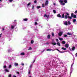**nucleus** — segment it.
<instances>
[{
	"label": "nucleus",
	"mask_w": 77,
	"mask_h": 77,
	"mask_svg": "<svg viewBox=\"0 0 77 77\" xmlns=\"http://www.w3.org/2000/svg\"><path fill=\"white\" fill-rule=\"evenodd\" d=\"M54 33H52V35L53 36H54Z\"/></svg>",
	"instance_id": "nucleus-47"
},
{
	"label": "nucleus",
	"mask_w": 77,
	"mask_h": 77,
	"mask_svg": "<svg viewBox=\"0 0 77 77\" xmlns=\"http://www.w3.org/2000/svg\"><path fill=\"white\" fill-rule=\"evenodd\" d=\"M11 76H12V75L11 74H9V75H8V77H11Z\"/></svg>",
	"instance_id": "nucleus-38"
},
{
	"label": "nucleus",
	"mask_w": 77,
	"mask_h": 77,
	"mask_svg": "<svg viewBox=\"0 0 77 77\" xmlns=\"http://www.w3.org/2000/svg\"><path fill=\"white\" fill-rule=\"evenodd\" d=\"M65 47H66V48H68L69 47V44H66L65 45Z\"/></svg>",
	"instance_id": "nucleus-11"
},
{
	"label": "nucleus",
	"mask_w": 77,
	"mask_h": 77,
	"mask_svg": "<svg viewBox=\"0 0 77 77\" xmlns=\"http://www.w3.org/2000/svg\"><path fill=\"white\" fill-rule=\"evenodd\" d=\"M62 43L63 44H65V43H66V42H65V41H63L62 42Z\"/></svg>",
	"instance_id": "nucleus-27"
},
{
	"label": "nucleus",
	"mask_w": 77,
	"mask_h": 77,
	"mask_svg": "<svg viewBox=\"0 0 77 77\" xmlns=\"http://www.w3.org/2000/svg\"><path fill=\"white\" fill-rule=\"evenodd\" d=\"M9 2H13V0H9Z\"/></svg>",
	"instance_id": "nucleus-44"
},
{
	"label": "nucleus",
	"mask_w": 77,
	"mask_h": 77,
	"mask_svg": "<svg viewBox=\"0 0 77 77\" xmlns=\"http://www.w3.org/2000/svg\"><path fill=\"white\" fill-rule=\"evenodd\" d=\"M74 64V62H73V64H72L71 68H70V74H71V73H72V70H73V69L72 68V66H73V65Z\"/></svg>",
	"instance_id": "nucleus-3"
},
{
	"label": "nucleus",
	"mask_w": 77,
	"mask_h": 77,
	"mask_svg": "<svg viewBox=\"0 0 77 77\" xmlns=\"http://www.w3.org/2000/svg\"><path fill=\"white\" fill-rule=\"evenodd\" d=\"M13 77H17V76L14 75H13Z\"/></svg>",
	"instance_id": "nucleus-56"
},
{
	"label": "nucleus",
	"mask_w": 77,
	"mask_h": 77,
	"mask_svg": "<svg viewBox=\"0 0 77 77\" xmlns=\"http://www.w3.org/2000/svg\"><path fill=\"white\" fill-rule=\"evenodd\" d=\"M69 48L70 51H74L75 50V47L74 46L72 48Z\"/></svg>",
	"instance_id": "nucleus-4"
},
{
	"label": "nucleus",
	"mask_w": 77,
	"mask_h": 77,
	"mask_svg": "<svg viewBox=\"0 0 77 77\" xmlns=\"http://www.w3.org/2000/svg\"><path fill=\"white\" fill-rule=\"evenodd\" d=\"M47 38L48 39V36H47Z\"/></svg>",
	"instance_id": "nucleus-59"
},
{
	"label": "nucleus",
	"mask_w": 77,
	"mask_h": 77,
	"mask_svg": "<svg viewBox=\"0 0 77 77\" xmlns=\"http://www.w3.org/2000/svg\"><path fill=\"white\" fill-rule=\"evenodd\" d=\"M44 17H45V19L47 20V21H48V15H47V14H45Z\"/></svg>",
	"instance_id": "nucleus-5"
},
{
	"label": "nucleus",
	"mask_w": 77,
	"mask_h": 77,
	"mask_svg": "<svg viewBox=\"0 0 77 77\" xmlns=\"http://www.w3.org/2000/svg\"><path fill=\"white\" fill-rule=\"evenodd\" d=\"M14 28V26L12 25L11 26V28L12 29H13Z\"/></svg>",
	"instance_id": "nucleus-34"
},
{
	"label": "nucleus",
	"mask_w": 77,
	"mask_h": 77,
	"mask_svg": "<svg viewBox=\"0 0 77 77\" xmlns=\"http://www.w3.org/2000/svg\"><path fill=\"white\" fill-rule=\"evenodd\" d=\"M66 36H67V35H64V37L65 38H66Z\"/></svg>",
	"instance_id": "nucleus-50"
},
{
	"label": "nucleus",
	"mask_w": 77,
	"mask_h": 77,
	"mask_svg": "<svg viewBox=\"0 0 77 77\" xmlns=\"http://www.w3.org/2000/svg\"><path fill=\"white\" fill-rule=\"evenodd\" d=\"M73 16H74V14L73 13H72L71 15V17H72V18Z\"/></svg>",
	"instance_id": "nucleus-30"
},
{
	"label": "nucleus",
	"mask_w": 77,
	"mask_h": 77,
	"mask_svg": "<svg viewBox=\"0 0 77 77\" xmlns=\"http://www.w3.org/2000/svg\"><path fill=\"white\" fill-rule=\"evenodd\" d=\"M66 15H68V16L69 15V14H68V13H66Z\"/></svg>",
	"instance_id": "nucleus-48"
},
{
	"label": "nucleus",
	"mask_w": 77,
	"mask_h": 77,
	"mask_svg": "<svg viewBox=\"0 0 77 77\" xmlns=\"http://www.w3.org/2000/svg\"><path fill=\"white\" fill-rule=\"evenodd\" d=\"M14 65L15 66H18V63H14Z\"/></svg>",
	"instance_id": "nucleus-12"
},
{
	"label": "nucleus",
	"mask_w": 77,
	"mask_h": 77,
	"mask_svg": "<svg viewBox=\"0 0 77 77\" xmlns=\"http://www.w3.org/2000/svg\"><path fill=\"white\" fill-rule=\"evenodd\" d=\"M57 17H59L60 18L61 17V16L60 14H58L57 15Z\"/></svg>",
	"instance_id": "nucleus-17"
},
{
	"label": "nucleus",
	"mask_w": 77,
	"mask_h": 77,
	"mask_svg": "<svg viewBox=\"0 0 77 77\" xmlns=\"http://www.w3.org/2000/svg\"><path fill=\"white\" fill-rule=\"evenodd\" d=\"M45 6V5H44V4H42V6L43 7V8H44V6Z\"/></svg>",
	"instance_id": "nucleus-36"
},
{
	"label": "nucleus",
	"mask_w": 77,
	"mask_h": 77,
	"mask_svg": "<svg viewBox=\"0 0 77 77\" xmlns=\"http://www.w3.org/2000/svg\"><path fill=\"white\" fill-rule=\"evenodd\" d=\"M67 35H72V34H71L69 32H68L67 33Z\"/></svg>",
	"instance_id": "nucleus-20"
},
{
	"label": "nucleus",
	"mask_w": 77,
	"mask_h": 77,
	"mask_svg": "<svg viewBox=\"0 0 77 77\" xmlns=\"http://www.w3.org/2000/svg\"><path fill=\"white\" fill-rule=\"evenodd\" d=\"M4 68H6V66H4L3 67Z\"/></svg>",
	"instance_id": "nucleus-45"
},
{
	"label": "nucleus",
	"mask_w": 77,
	"mask_h": 77,
	"mask_svg": "<svg viewBox=\"0 0 77 77\" xmlns=\"http://www.w3.org/2000/svg\"><path fill=\"white\" fill-rule=\"evenodd\" d=\"M20 64L22 66H24V63H21Z\"/></svg>",
	"instance_id": "nucleus-40"
},
{
	"label": "nucleus",
	"mask_w": 77,
	"mask_h": 77,
	"mask_svg": "<svg viewBox=\"0 0 77 77\" xmlns=\"http://www.w3.org/2000/svg\"><path fill=\"white\" fill-rule=\"evenodd\" d=\"M14 21H15H15H17V20H15Z\"/></svg>",
	"instance_id": "nucleus-61"
},
{
	"label": "nucleus",
	"mask_w": 77,
	"mask_h": 77,
	"mask_svg": "<svg viewBox=\"0 0 77 77\" xmlns=\"http://www.w3.org/2000/svg\"><path fill=\"white\" fill-rule=\"evenodd\" d=\"M20 55L21 56H24V55H25V53L24 52H22L20 53Z\"/></svg>",
	"instance_id": "nucleus-15"
},
{
	"label": "nucleus",
	"mask_w": 77,
	"mask_h": 77,
	"mask_svg": "<svg viewBox=\"0 0 77 77\" xmlns=\"http://www.w3.org/2000/svg\"><path fill=\"white\" fill-rule=\"evenodd\" d=\"M35 62V60H34L31 63V64L30 65L29 67V69H28V73L29 74H30V71H31V69H32V66H33V63Z\"/></svg>",
	"instance_id": "nucleus-1"
},
{
	"label": "nucleus",
	"mask_w": 77,
	"mask_h": 77,
	"mask_svg": "<svg viewBox=\"0 0 77 77\" xmlns=\"http://www.w3.org/2000/svg\"><path fill=\"white\" fill-rule=\"evenodd\" d=\"M2 34H3L2 33L0 34V38H1V37H2Z\"/></svg>",
	"instance_id": "nucleus-43"
},
{
	"label": "nucleus",
	"mask_w": 77,
	"mask_h": 77,
	"mask_svg": "<svg viewBox=\"0 0 77 77\" xmlns=\"http://www.w3.org/2000/svg\"><path fill=\"white\" fill-rule=\"evenodd\" d=\"M57 51H59V53H65V51L63 52V51H60L58 50V49H57Z\"/></svg>",
	"instance_id": "nucleus-14"
},
{
	"label": "nucleus",
	"mask_w": 77,
	"mask_h": 77,
	"mask_svg": "<svg viewBox=\"0 0 77 77\" xmlns=\"http://www.w3.org/2000/svg\"><path fill=\"white\" fill-rule=\"evenodd\" d=\"M5 71L7 72H9V70L8 69H5Z\"/></svg>",
	"instance_id": "nucleus-13"
},
{
	"label": "nucleus",
	"mask_w": 77,
	"mask_h": 77,
	"mask_svg": "<svg viewBox=\"0 0 77 77\" xmlns=\"http://www.w3.org/2000/svg\"><path fill=\"white\" fill-rule=\"evenodd\" d=\"M39 8H41V7L40 6H38L37 7V9H39Z\"/></svg>",
	"instance_id": "nucleus-32"
},
{
	"label": "nucleus",
	"mask_w": 77,
	"mask_h": 77,
	"mask_svg": "<svg viewBox=\"0 0 77 77\" xmlns=\"http://www.w3.org/2000/svg\"><path fill=\"white\" fill-rule=\"evenodd\" d=\"M63 31H60L58 33L59 36H61L62 34H63Z\"/></svg>",
	"instance_id": "nucleus-6"
},
{
	"label": "nucleus",
	"mask_w": 77,
	"mask_h": 77,
	"mask_svg": "<svg viewBox=\"0 0 77 77\" xmlns=\"http://www.w3.org/2000/svg\"><path fill=\"white\" fill-rule=\"evenodd\" d=\"M61 49L62 50H66V48H62Z\"/></svg>",
	"instance_id": "nucleus-24"
},
{
	"label": "nucleus",
	"mask_w": 77,
	"mask_h": 77,
	"mask_svg": "<svg viewBox=\"0 0 77 77\" xmlns=\"http://www.w3.org/2000/svg\"><path fill=\"white\" fill-rule=\"evenodd\" d=\"M27 20H28V19L27 18L23 19V21H27Z\"/></svg>",
	"instance_id": "nucleus-22"
},
{
	"label": "nucleus",
	"mask_w": 77,
	"mask_h": 77,
	"mask_svg": "<svg viewBox=\"0 0 77 77\" xmlns=\"http://www.w3.org/2000/svg\"><path fill=\"white\" fill-rule=\"evenodd\" d=\"M38 25V23H37V22H35V25Z\"/></svg>",
	"instance_id": "nucleus-41"
},
{
	"label": "nucleus",
	"mask_w": 77,
	"mask_h": 77,
	"mask_svg": "<svg viewBox=\"0 0 77 77\" xmlns=\"http://www.w3.org/2000/svg\"><path fill=\"white\" fill-rule=\"evenodd\" d=\"M34 2L35 3H36V2H37L36 0H35L34 1Z\"/></svg>",
	"instance_id": "nucleus-51"
},
{
	"label": "nucleus",
	"mask_w": 77,
	"mask_h": 77,
	"mask_svg": "<svg viewBox=\"0 0 77 77\" xmlns=\"http://www.w3.org/2000/svg\"><path fill=\"white\" fill-rule=\"evenodd\" d=\"M32 50V48H31V47H30L28 49V50Z\"/></svg>",
	"instance_id": "nucleus-37"
},
{
	"label": "nucleus",
	"mask_w": 77,
	"mask_h": 77,
	"mask_svg": "<svg viewBox=\"0 0 77 77\" xmlns=\"http://www.w3.org/2000/svg\"><path fill=\"white\" fill-rule=\"evenodd\" d=\"M59 39L60 40V41H62L63 39V38H59Z\"/></svg>",
	"instance_id": "nucleus-21"
},
{
	"label": "nucleus",
	"mask_w": 77,
	"mask_h": 77,
	"mask_svg": "<svg viewBox=\"0 0 77 77\" xmlns=\"http://www.w3.org/2000/svg\"><path fill=\"white\" fill-rule=\"evenodd\" d=\"M56 41L57 42H58V39L56 38Z\"/></svg>",
	"instance_id": "nucleus-53"
},
{
	"label": "nucleus",
	"mask_w": 77,
	"mask_h": 77,
	"mask_svg": "<svg viewBox=\"0 0 77 77\" xmlns=\"http://www.w3.org/2000/svg\"><path fill=\"white\" fill-rule=\"evenodd\" d=\"M63 23H64V25H66V26L68 25V22L66 21H63Z\"/></svg>",
	"instance_id": "nucleus-7"
},
{
	"label": "nucleus",
	"mask_w": 77,
	"mask_h": 77,
	"mask_svg": "<svg viewBox=\"0 0 77 77\" xmlns=\"http://www.w3.org/2000/svg\"><path fill=\"white\" fill-rule=\"evenodd\" d=\"M53 12L54 13V14H56V10H53Z\"/></svg>",
	"instance_id": "nucleus-23"
},
{
	"label": "nucleus",
	"mask_w": 77,
	"mask_h": 77,
	"mask_svg": "<svg viewBox=\"0 0 77 77\" xmlns=\"http://www.w3.org/2000/svg\"><path fill=\"white\" fill-rule=\"evenodd\" d=\"M34 6L32 5V10H34Z\"/></svg>",
	"instance_id": "nucleus-33"
},
{
	"label": "nucleus",
	"mask_w": 77,
	"mask_h": 77,
	"mask_svg": "<svg viewBox=\"0 0 77 77\" xmlns=\"http://www.w3.org/2000/svg\"><path fill=\"white\" fill-rule=\"evenodd\" d=\"M59 2H60V5H65V3H66L67 2H68V1L67 0H59ZM63 2H64L65 3H63Z\"/></svg>",
	"instance_id": "nucleus-2"
},
{
	"label": "nucleus",
	"mask_w": 77,
	"mask_h": 77,
	"mask_svg": "<svg viewBox=\"0 0 77 77\" xmlns=\"http://www.w3.org/2000/svg\"><path fill=\"white\" fill-rule=\"evenodd\" d=\"M64 17H65V15H64V14H63L61 17V18H64Z\"/></svg>",
	"instance_id": "nucleus-26"
},
{
	"label": "nucleus",
	"mask_w": 77,
	"mask_h": 77,
	"mask_svg": "<svg viewBox=\"0 0 77 77\" xmlns=\"http://www.w3.org/2000/svg\"><path fill=\"white\" fill-rule=\"evenodd\" d=\"M13 51H14V50L12 49H10L8 50V52H11Z\"/></svg>",
	"instance_id": "nucleus-8"
},
{
	"label": "nucleus",
	"mask_w": 77,
	"mask_h": 77,
	"mask_svg": "<svg viewBox=\"0 0 77 77\" xmlns=\"http://www.w3.org/2000/svg\"><path fill=\"white\" fill-rule=\"evenodd\" d=\"M17 74H20L19 73V72H17Z\"/></svg>",
	"instance_id": "nucleus-55"
},
{
	"label": "nucleus",
	"mask_w": 77,
	"mask_h": 77,
	"mask_svg": "<svg viewBox=\"0 0 77 77\" xmlns=\"http://www.w3.org/2000/svg\"><path fill=\"white\" fill-rule=\"evenodd\" d=\"M57 44L58 45H59V46H60V43L59 42H58L57 43Z\"/></svg>",
	"instance_id": "nucleus-16"
},
{
	"label": "nucleus",
	"mask_w": 77,
	"mask_h": 77,
	"mask_svg": "<svg viewBox=\"0 0 77 77\" xmlns=\"http://www.w3.org/2000/svg\"><path fill=\"white\" fill-rule=\"evenodd\" d=\"M54 5H56V4L55 3H54Z\"/></svg>",
	"instance_id": "nucleus-57"
},
{
	"label": "nucleus",
	"mask_w": 77,
	"mask_h": 77,
	"mask_svg": "<svg viewBox=\"0 0 77 77\" xmlns=\"http://www.w3.org/2000/svg\"><path fill=\"white\" fill-rule=\"evenodd\" d=\"M47 51H48V49H47Z\"/></svg>",
	"instance_id": "nucleus-62"
},
{
	"label": "nucleus",
	"mask_w": 77,
	"mask_h": 77,
	"mask_svg": "<svg viewBox=\"0 0 77 77\" xmlns=\"http://www.w3.org/2000/svg\"><path fill=\"white\" fill-rule=\"evenodd\" d=\"M52 44H53V45H56V43L55 42H52Z\"/></svg>",
	"instance_id": "nucleus-29"
},
{
	"label": "nucleus",
	"mask_w": 77,
	"mask_h": 77,
	"mask_svg": "<svg viewBox=\"0 0 77 77\" xmlns=\"http://www.w3.org/2000/svg\"><path fill=\"white\" fill-rule=\"evenodd\" d=\"M5 30V29H4V28H2V30L3 31V30Z\"/></svg>",
	"instance_id": "nucleus-54"
},
{
	"label": "nucleus",
	"mask_w": 77,
	"mask_h": 77,
	"mask_svg": "<svg viewBox=\"0 0 77 77\" xmlns=\"http://www.w3.org/2000/svg\"><path fill=\"white\" fill-rule=\"evenodd\" d=\"M55 50H53L51 49H48V51H54Z\"/></svg>",
	"instance_id": "nucleus-28"
},
{
	"label": "nucleus",
	"mask_w": 77,
	"mask_h": 77,
	"mask_svg": "<svg viewBox=\"0 0 77 77\" xmlns=\"http://www.w3.org/2000/svg\"><path fill=\"white\" fill-rule=\"evenodd\" d=\"M76 21V19H74L73 20V22L75 24H77V23H75V22Z\"/></svg>",
	"instance_id": "nucleus-10"
},
{
	"label": "nucleus",
	"mask_w": 77,
	"mask_h": 77,
	"mask_svg": "<svg viewBox=\"0 0 77 77\" xmlns=\"http://www.w3.org/2000/svg\"><path fill=\"white\" fill-rule=\"evenodd\" d=\"M48 4V1H46L45 3V6H47Z\"/></svg>",
	"instance_id": "nucleus-9"
},
{
	"label": "nucleus",
	"mask_w": 77,
	"mask_h": 77,
	"mask_svg": "<svg viewBox=\"0 0 77 77\" xmlns=\"http://www.w3.org/2000/svg\"><path fill=\"white\" fill-rule=\"evenodd\" d=\"M75 14H77V10H76V11L75 12Z\"/></svg>",
	"instance_id": "nucleus-49"
},
{
	"label": "nucleus",
	"mask_w": 77,
	"mask_h": 77,
	"mask_svg": "<svg viewBox=\"0 0 77 77\" xmlns=\"http://www.w3.org/2000/svg\"><path fill=\"white\" fill-rule=\"evenodd\" d=\"M31 5V3L29 2V3L27 5V6L28 7V6H29L30 5Z\"/></svg>",
	"instance_id": "nucleus-18"
},
{
	"label": "nucleus",
	"mask_w": 77,
	"mask_h": 77,
	"mask_svg": "<svg viewBox=\"0 0 77 77\" xmlns=\"http://www.w3.org/2000/svg\"><path fill=\"white\" fill-rule=\"evenodd\" d=\"M69 18V19H72V17H71L69 16L68 17Z\"/></svg>",
	"instance_id": "nucleus-39"
},
{
	"label": "nucleus",
	"mask_w": 77,
	"mask_h": 77,
	"mask_svg": "<svg viewBox=\"0 0 77 77\" xmlns=\"http://www.w3.org/2000/svg\"><path fill=\"white\" fill-rule=\"evenodd\" d=\"M29 77H32V76H30Z\"/></svg>",
	"instance_id": "nucleus-64"
},
{
	"label": "nucleus",
	"mask_w": 77,
	"mask_h": 77,
	"mask_svg": "<svg viewBox=\"0 0 77 77\" xmlns=\"http://www.w3.org/2000/svg\"><path fill=\"white\" fill-rule=\"evenodd\" d=\"M68 23L69 24H71V23H70V22H69V21H68Z\"/></svg>",
	"instance_id": "nucleus-46"
},
{
	"label": "nucleus",
	"mask_w": 77,
	"mask_h": 77,
	"mask_svg": "<svg viewBox=\"0 0 77 77\" xmlns=\"http://www.w3.org/2000/svg\"><path fill=\"white\" fill-rule=\"evenodd\" d=\"M45 51V49H44L43 51H42L41 52V53H43V52H44V51Z\"/></svg>",
	"instance_id": "nucleus-42"
},
{
	"label": "nucleus",
	"mask_w": 77,
	"mask_h": 77,
	"mask_svg": "<svg viewBox=\"0 0 77 77\" xmlns=\"http://www.w3.org/2000/svg\"><path fill=\"white\" fill-rule=\"evenodd\" d=\"M46 44H47V45H48V42H47V43H46Z\"/></svg>",
	"instance_id": "nucleus-58"
},
{
	"label": "nucleus",
	"mask_w": 77,
	"mask_h": 77,
	"mask_svg": "<svg viewBox=\"0 0 77 77\" xmlns=\"http://www.w3.org/2000/svg\"><path fill=\"white\" fill-rule=\"evenodd\" d=\"M50 35H48V39H50Z\"/></svg>",
	"instance_id": "nucleus-52"
},
{
	"label": "nucleus",
	"mask_w": 77,
	"mask_h": 77,
	"mask_svg": "<svg viewBox=\"0 0 77 77\" xmlns=\"http://www.w3.org/2000/svg\"><path fill=\"white\" fill-rule=\"evenodd\" d=\"M33 42H34V41L33 40L31 41V44H33Z\"/></svg>",
	"instance_id": "nucleus-31"
},
{
	"label": "nucleus",
	"mask_w": 77,
	"mask_h": 77,
	"mask_svg": "<svg viewBox=\"0 0 77 77\" xmlns=\"http://www.w3.org/2000/svg\"><path fill=\"white\" fill-rule=\"evenodd\" d=\"M2 1V0H0V2H1Z\"/></svg>",
	"instance_id": "nucleus-63"
},
{
	"label": "nucleus",
	"mask_w": 77,
	"mask_h": 77,
	"mask_svg": "<svg viewBox=\"0 0 77 77\" xmlns=\"http://www.w3.org/2000/svg\"><path fill=\"white\" fill-rule=\"evenodd\" d=\"M35 30H36V31H38V29H35Z\"/></svg>",
	"instance_id": "nucleus-60"
},
{
	"label": "nucleus",
	"mask_w": 77,
	"mask_h": 77,
	"mask_svg": "<svg viewBox=\"0 0 77 77\" xmlns=\"http://www.w3.org/2000/svg\"><path fill=\"white\" fill-rule=\"evenodd\" d=\"M65 19H67V18H68V16L67 15H65Z\"/></svg>",
	"instance_id": "nucleus-25"
},
{
	"label": "nucleus",
	"mask_w": 77,
	"mask_h": 77,
	"mask_svg": "<svg viewBox=\"0 0 77 77\" xmlns=\"http://www.w3.org/2000/svg\"><path fill=\"white\" fill-rule=\"evenodd\" d=\"M12 68V65H10L8 66V68Z\"/></svg>",
	"instance_id": "nucleus-19"
},
{
	"label": "nucleus",
	"mask_w": 77,
	"mask_h": 77,
	"mask_svg": "<svg viewBox=\"0 0 77 77\" xmlns=\"http://www.w3.org/2000/svg\"><path fill=\"white\" fill-rule=\"evenodd\" d=\"M73 18H76V15H73Z\"/></svg>",
	"instance_id": "nucleus-35"
}]
</instances>
